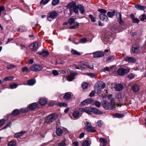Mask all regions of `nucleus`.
I'll return each mask as SVG.
<instances>
[{
	"instance_id": "nucleus-4",
	"label": "nucleus",
	"mask_w": 146,
	"mask_h": 146,
	"mask_svg": "<svg viewBox=\"0 0 146 146\" xmlns=\"http://www.w3.org/2000/svg\"><path fill=\"white\" fill-rule=\"evenodd\" d=\"M48 15L47 19L49 21H52L53 19L56 18L58 16V14L55 11L50 12L48 13Z\"/></svg>"
},
{
	"instance_id": "nucleus-18",
	"label": "nucleus",
	"mask_w": 146,
	"mask_h": 146,
	"mask_svg": "<svg viewBox=\"0 0 146 146\" xmlns=\"http://www.w3.org/2000/svg\"><path fill=\"white\" fill-rule=\"evenodd\" d=\"M99 16L100 19L102 20L106 21L108 20V17L106 14H100Z\"/></svg>"
},
{
	"instance_id": "nucleus-8",
	"label": "nucleus",
	"mask_w": 146,
	"mask_h": 146,
	"mask_svg": "<svg viewBox=\"0 0 146 146\" xmlns=\"http://www.w3.org/2000/svg\"><path fill=\"white\" fill-rule=\"evenodd\" d=\"M93 54V57L94 58H100L104 56V53L101 51H98L92 53Z\"/></svg>"
},
{
	"instance_id": "nucleus-11",
	"label": "nucleus",
	"mask_w": 146,
	"mask_h": 146,
	"mask_svg": "<svg viewBox=\"0 0 146 146\" xmlns=\"http://www.w3.org/2000/svg\"><path fill=\"white\" fill-rule=\"evenodd\" d=\"M123 60L131 63H134L136 61V59L131 57H125L124 58Z\"/></svg>"
},
{
	"instance_id": "nucleus-49",
	"label": "nucleus",
	"mask_w": 146,
	"mask_h": 146,
	"mask_svg": "<svg viewBox=\"0 0 146 146\" xmlns=\"http://www.w3.org/2000/svg\"><path fill=\"white\" fill-rule=\"evenodd\" d=\"M87 41V39L86 38H83L80 40V42L82 43H85Z\"/></svg>"
},
{
	"instance_id": "nucleus-46",
	"label": "nucleus",
	"mask_w": 146,
	"mask_h": 146,
	"mask_svg": "<svg viewBox=\"0 0 146 146\" xmlns=\"http://www.w3.org/2000/svg\"><path fill=\"white\" fill-rule=\"evenodd\" d=\"M71 52L72 53L75 55H80V52L74 49H73L71 50Z\"/></svg>"
},
{
	"instance_id": "nucleus-1",
	"label": "nucleus",
	"mask_w": 146,
	"mask_h": 146,
	"mask_svg": "<svg viewBox=\"0 0 146 146\" xmlns=\"http://www.w3.org/2000/svg\"><path fill=\"white\" fill-rule=\"evenodd\" d=\"M102 105L106 110H111L114 108L115 103L113 99L110 100V102L104 100L102 102Z\"/></svg>"
},
{
	"instance_id": "nucleus-32",
	"label": "nucleus",
	"mask_w": 146,
	"mask_h": 146,
	"mask_svg": "<svg viewBox=\"0 0 146 146\" xmlns=\"http://www.w3.org/2000/svg\"><path fill=\"white\" fill-rule=\"evenodd\" d=\"M75 25L69 28V29H76L78 28L79 27V23L77 22L74 23Z\"/></svg>"
},
{
	"instance_id": "nucleus-51",
	"label": "nucleus",
	"mask_w": 146,
	"mask_h": 146,
	"mask_svg": "<svg viewBox=\"0 0 146 146\" xmlns=\"http://www.w3.org/2000/svg\"><path fill=\"white\" fill-rule=\"evenodd\" d=\"M132 21L133 23H138L140 22L139 20L136 18H134L133 19H132Z\"/></svg>"
},
{
	"instance_id": "nucleus-16",
	"label": "nucleus",
	"mask_w": 146,
	"mask_h": 146,
	"mask_svg": "<svg viewBox=\"0 0 146 146\" xmlns=\"http://www.w3.org/2000/svg\"><path fill=\"white\" fill-rule=\"evenodd\" d=\"M114 88L116 91H121L123 89V86L122 84H118L115 86Z\"/></svg>"
},
{
	"instance_id": "nucleus-25",
	"label": "nucleus",
	"mask_w": 146,
	"mask_h": 146,
	"mask_svg": "<svg viewBox=\"0 0 146 146\" xmlns=\"http://www.w3.org/2000/svg\"><path fill=\"white\" fill-rule=\"evenodd\" d=\"M47 103V101L45 98H40L39 100V103L42 106L45 105Z\"/></svg>"
},
{
	"instance_id": "nucleus-17",
	"label": "nucleus",
	"mask_w": 146,
	"mask_h": 146,
	"mask_svg": "<svg viewBox=\"0 0 146 146\" xmlns=\"http://www.w3.org/2000/svg\"><path fill=\"white\" fill-rule=\"evenodd\" d=\"M37 104L36 103H34L29 106V109L31 110H35L37 108Z\"/></svg>"
},
{
	"instance_id": "nucleus-30",
	"label": "nucleus",
	"mask_w": 146,
	"mask_h": 146,
	"mask_svg": "<svg viewBox=\"0 0 146 146\" xmlns=\"http://www.w3.org/2000/svg\"><path fill=\"white\" fill-rule=\"evenodd\" d=\"M62 133L63 131L61 128H58L56 130V134L57 135H61L62 134Z\"/></svg>"
},
{
	"instance_id": "nucleus-26",
	"label": "nucleus",
	"mask_w": 146,
	"mask_h": 146,
	"mask_svg": "<svg viewBox=\"0 0 146 146\" xmlns=\"http://www.w3.org/2000/svg\"><path fill=\"white\" fill-rule=\"evenodd\" d=\"M79 9L82 14L84 13L85 12L84 7L82 5L79 4Z\"/></svg>"
},
{
	"instance_id": "nucleus-14",
	"label": "nucleus",
	"mask_w": 146,
	"mask_h": 146,
	"mask_svg": "<svg viewBox=\"0 0 146 146\" xmlns=\"http://www.w3.org/2000/svg\"><path fill=\"white\" fill-rule=\"evenodd\" d=\"M76 5V3L74 1L70 2L67 5L66 7L67 9H72L71 8H74Z\"/></svg>"
},
{
	"instance_id": "nucleus-2",
	"label": "nucleus",
	"mask_w": 146,
	"mask_h": 146,
	"mask_svg": "<svg viewBox=\"0 0 146 146\" xmlns=\"http://www.w3.org/2000/svg\"><path fill=\"white\" fill-rule=\"evenodd\" d=\"M85 127H84L85 130L89 132H93L96 131V129L92 127L90 123L88 121H86L85 123Z\"/></svg>"
},
{
	"instance_id": "nucleus-63",
	"label": "nucleus",
	"mask_w": 146,
	"mask_h": 146,
	"mask_svg": "<svg viewBox=\"0 0 146 146\" xmlns=\"http://www.w3.org/2000/svg\"><path fill=\"white\" fill-rule=\"evenodd\" d=\"M21 111L23 112H27L28 111V109L27 108H22Z\"/></svg>"
},
{
	"instance_id": "nucleus-48",
	"label": "nucleus",
	"mask_w": 146,
	"mask_h": 146,
	"mask_svg": "<svg viewBox=\"0 0 146 146\" xmlns=\"http://www.w3.org/2000/svg\"><path fill=\"white\" fill-rule=\"evenodd\" d=\"M116 16L117 18V19L118 21V20H121V19H122L121 14L119 12L116 13Z\"/></svg>"
},
{
	"instance_id": "nucleus-37",
	"label": "nucleus",
	"mask_w": 146,
	"mask_h": 146,
	"mask_svg": "<svg viewBox=\"0 0 146 146\" xmlns=\"http://www.w3.org/2000/svg\"><path fill=\"white\" fill-rule=\"evenodd\" d=\"M91 144V142L88 141H85L83 142L82 143V146H89Z\"/></svg>"
},
{
	"instance_id": "nucleus-15",
	"label": "nucleus",
	"mask_w": 146,
	"mask_h": 146,
	"mask_svg": "<svg viewBox=\"0 0 146 146\" xmlns=\"http://www.w3.org/2000/svg\"><path fill=\"white\" fill-rule=\"evenodd\" d=\"M131 87L132 90L135 92H138L140 90L139 86L137 84L133 85Z\"/></svg>"
},
{
	"instance_id": "nucleus-53",
	"label": "nucleus",
	"mask_w": 146,
	"mask_h": 146,
	"mask_svg": "<svg viewBox=\"0 0 146 146\" xmlns=\"http://www.w3.org/2000/svg\"><path fill=\"white\" fill-rule=\"evenodd\" d=\"M16 144V143L15 142L11 141L8 143V145L9 146H15Z\"/></svg>"
},
{
	"instance_id": "nucleus-62",
	"label": "nucleus",
	"mask_w": 146,
	"mask_h": 146,
	"mask_svg": "<svg viewBox=\"0 0 146 146\" xmlns=\"http://www.w3.org/2000/svg\"><path fill=\"white\" fill-rule=\"evenodd\" d=\"M25 27H21L20 28H19L18 31L21 32H23L25 31V30L24 29H25Z\"/></svg>"
},
{
	"instance_id": "nucleus-35",
	"label": "nucleus",
	"mask_w": 146,
	"mask_h": 146,
	"mask_svg": "<svg viewBox=\"0 0 146 146\" xmlns=\"http://www.w3.org/2000/svg\"><path fill=\"white\" fill-rule=\"evenodd\" d=\"M56 105L60 107L64 106L66 107L68 106L67 103L65 102L62 103H56Z\"/></svg>"
},
{
	"instance_id": "nucleus-57",
	"label": "nucleus",
	"mask_w": 146,
	"mask_h": 146,
	"mask_svg": "<svg viewBox=\"0 0 146 146\" xmlns=\"http://www.w3.org/2000/svg\"><path fill=\"white\" fill-rule=\"evenodd\" d=\"M86 105H88V104L87 103V102H86V100H84V101H83V102H82L80 104V106H86Z\"/></svg>"
},
{
	"instance_id": "nucleus-13",
	"label": "nucleus",
	"mask_w": 146,
	"mask_h": 146,
	"mask_svg": "<svg viewBox=\"0 0 146 146\" xmlns=\"http://www.w3.org/2000/svg\"><path fill=\"white\" fill-rule=\"evenodd\" d=\"M90 110H91L92 112L96 114H102L103 113L102 111L98 110L97 108L94 107L91 108Z\"/></svg>"
},
{
	"instance_id": "nucleus-45",
	"label": "nucleus",
	"mask_w": 146,
	"mask_h": 146,
	"mask_svg": "<svg viewBox=\"0 0 146 146\" xmlns=\"http://www.w3.org/2000/svg\"><path fill=\"white\" fill-rule=\"evenodd\" d=\"M88 84L86 82H84L82 84V87L83 89H86L88 88Z\"/></svg>"
},
{
	"instance_id": "nucleus-38",
	"label": "nucleus",
	"mask_w": 146,
	"mask_h": 146,
	"mask_svg": "<svg viewBox=\"0 0 146 146\" xmlns=\"http://www.w3.org/2000/svg\"><path fill=\"white\" fill-rule=\"evenodd\" d=\"M79 4L78 5H76L73 8V11L75 13L77 14L78 13V9H79Z\"/></svg>"
},
{
	"instance_id": "nucleus-29",
	"label": "nucleus",
	"mask_w": 146,
	"mask_h": 146,
	"mask_svg": "<svg viewBox=\"0 0 146 146\" xmlns=\"http://www.w3.org/2000/svg\"><path fill=\"white\" fill-rule=\"evenodd\" d=\"M100 142L103 143V145L105 146L107 144V140L104 138H100Z\"/></svg>"
},
{
	"instance_id": "nucleus-28",
	"label": "nucleus",
	"mask_w": 146,
	"mask_h": 146,
	"mask_svg": "<svg viewBox=\"0 0 146 146\" xmlns=\"http://www.w3.org/2000/svg\"><path fill=\"white\" fill-rule=\"evenodd\" d=\"M73 66L77 69L81 70H85L86 69L85 67L81 66H76V64H73Z\"/></svg>"
},
{
	"instance_id": "nucleus-10",
	"label": "nucleus",
	"mask_w": 146,
	"mask_h": 146,
	"mask_svg": "<svg viewBox=\"0 0 146 146\" xmlns=\"http://www.w3.org/2000/svg\"><path fill=\"white\" fill-rule=\"evenodd\" d=\"M38 44L37 42H35L30 44V48L33 51H37L38 48Z\"/></svg>"
},
{
	"instance_id": "nucleus-24",
	"label": "nucleus",
	"mask_w": 146,
	"mask_h": 146,
	"mask_svg": "<svg viewBox=\"0 0 146 146\" xmlns=\"http://www.w3.org/2000/svg\"><path fill=\"white\" fill-rule=\"evenodd\" d=\"M116 11L115 10H113L112 12L110 11L108 12L107 13V16L109 17L112 18L114 15Z\"/></svg>"
},
{
	"instance_id": "nucleus-36",
	"label": "nucleus",
	"mask_w": 146,
	"mask_h": 146,
	"mask_svg": "<svg viewBox=\"0 0 146 146\" xmlns=\"http://www.w3.org/2000/svg\"><path fill=\"white\" fill-rule=\"evenodd\" d=\"M139 45H137L136 47H133L132 50L133 52L135 53L137 52L139 50Z\"/></svg>"
},
{
	"instance_id": "nucleus-50",
	"label": "nucleus",
	"mask_w": 146,
	"mask_h": 146,
	"mask_svg": "<svg viewBox=\"0 0 146 146\" xmlns=\"http://www.w3.org/2000/svg\"><path fill=\"white\" fill-rule=\"evenodd\" d=\"M50 1V0H41L40 2L41 4H43L44 5H45L47 4Z\"/></svg>"
},
{
	"instance_id": "nucleus-9",
	"label": "nucleus",
	"mask_w": 146,
	"mask_h": 146,
	"mask_svg": "<svg viewBox=\"0 0 146 146\" xmlns=\"http://www.w3.org/2000/svg\"><path fill=\"white\" fill-rule=\"evenodd\" d=\"M70 74L67 78V80L68 81H71L74 78V77L78 74L76 72H74L73 71L71 70L70 72Z\"/></svg>"
},
{
	"instance_id": "nucleus-39",
	"label": "nucleus",
	"mask_w": 146,
	"mask_h": 146,
	"mask_svg": "<svg viewBox=\"0 0 146 146\" xmlns=\"http://www.w3.org/2000/svg\"><path fill=\"white\" fill-rule=\"evenodd\" d=\"M124 115L123 114L116 113L114 115V117L116 118H120L123 117Z\"/></svg>"
},
{
	"instance_id": "nucleus-12",
	"label": "nucleus",
	"mask_w": 146,
	"mask_h": 146,
	"mask_svg": "<svg viewBox=\"0 0 146 146\" xmlns=\"http://www.w3.org/2000/svg\"><path fill=\"white\" fill-rule=\"evenodd\" d=\"M72 116L73 117H72L71 118L74 119H78L81 116L80 112L78 111H74L72 114Z\"/></svg>"
},
{
	"instance_id": "nucleus-40",
	"label": "nucleus",
	"mask_w": 146,
	"mask_h": 146,
	"mask_svg": "<svg viewBox=\"0 0 146 146\" xmlns=\"http://www.w3.org/2000/svg\"><path fill=\"white\" fill-rule=\"evenodd\" d=\"M19 110L18 109H15L13 111L12 113V114L14 115H16L19 114Z\"/></svg>"
},
{
	"instance_id": "nucleus-27",
	"label": "nucleus",
	"mask_w": 146,
	"mask_h": 146,
	"mask_svg": "<svg viewBox=\"0 0 146 146\" xmlns=\"http://www.w3.org/2000/svg\"><path fill=\"white\" fill-rule=\"evenodd\" d=\"M66 140L65 138H64L58 144V146H66V144L65 143Z\"/></svg>"
},
{
	"instance_id": "nucleus-20",
	"label": "nucleus",
	"mask_w": 146,
	"mask_h": 146,
	"mask_svg": "<svg viewBox=\"0 0 146 146\" xmlns=\"http://www.w3.org/2000/svg\"><path fill=\"white\" fill-rule=\"evenodd\" d=\"M71 96V93L69 92L65 93L63 97L64 99L68 100L70 99Z\"/></svg>"
},
{
	"instance_id": "nucleus-58",
	"label": "nucleus",
	"mask_w": 146,
	"mask_h": 146,
	"mask_svg": "<svg viewBox=\"0 0 146 146\" xmlns=\"http://www.w3.org/2000/svg\"><path fill=\"white\" fill-rule=\"evenodd\" d=\"M16 67L13 64H10L9 65L7 66V68L8 69H11L13 68H15Z\"/></svg>"
},
{
	"instance_id": "nucleus-64",
	"label": "nucleus",
	"mask_w": 146,
	"mask_h": 146,
	"mask_svg": "<svg viewBox=\"0 0 146 146\" xmlns=\"http://www.w3.org/2000/svg\"><path fill=\"white\" fill-rule=\"evenodd\" d=\"M122 97L121 94H118L117 95L116 97L117 99L118 100H121Z\"/></svg>"
},
{
	"instance_id": "nucleus-43",
	"label": "nucleus",
	"mask_w": 146,
	"mask_h": 146,
	"mask_svg": "<svg viewBox=\"0 0 146 146\" xmlns=\"http://www.w3.org/2000/svg\"><path fill=\"white\" fill-rule=\"evenodd\" d=\"M103 124V121L101 120H98L97 122V125L100 127H102Z\"/></svg>"
},
{
	"instance_id": "nucleus-54",
	"label": "nucleus",
	"mask_w": 146,
	"mask_h": 146,
	"mask_svg": "<svg viewBox=\"0 0 146 146\" xmlns=\"http://www.w3.org/2000/svg\"><path fill=\"white\" fill-rule=\"evenodd\" d=\"M114 59V58L113 56H110L108 57V59L106 60L107 63H109L110 62L113 61Z\"/></svg>"
},
{
	"instance_id": "nucleus-60",
	"label": "nucleus",
	"mask_w": 146,
	"mask_h": 146,
	"mask_svg": "<svg viewBox=\"0 0 146 146\" xmlns=\"http://www.w3.org/2000/svg\"><path fill=\"white\" fill-rule=\"evenodd\" d=\"M94 104L95 106L98 108L100 107L101 106V104L99 102L96 101L94 102Z\"/></svg>"
},
{
	"instance_id": "nucleus-61",
	"label": "nucleus",
	"mask_w": 146,
	"mask_h": 146,
	"mask_svg": "<svg viewBox=\"0 0 146 146\" xmlns=\"http://www.w3.org/2000/svg\"><path fill=\"white\" fill-rule=\"evenodd\" d=\"M22 71L23 72H28L29 71V69L27 67H25L22 68Z\"/></svg>"
},
{
	"instance_id": "nucleus-55",
	"label": "nucleus",
	"mask_w": 146,
	"mask_h": 146,
	"mask_svg": "<svg viewBox=\"0 0 146 146\" xmlns=\"http://www.w3.org/2000/svg\"><path fill=\"white\" fill-rule=\"evenodd\" d=\"M59 3V0H53L52 2V5L55 6Z\"/></svg>"
},
{
	"instance_id": "nucleus-19",
	"label": "nucleus",
	"mask_w": 146,
	"mask_h": 146,
	"mask_svg": "<svg viewBox=\"0 0 146 146\" xmlns=\"http://www.w3.org/2000/svg\"><path fill=\"white\" fill-rule=\"evenodd\" d=\"M37 53L39 55H42L43 56L46 57L49 54L48 51L43 50L42 52L39 51Z\"/></svg>"
},
{
	"instance_id": "nucleus-7",
	"label": "nucleus",
	"mask_w": 146,
	"mask_h": 146,
	"mask_svg": "<svg viewBox=\"0 0 146 146\" xmlns=\"http://www.w3.org/2000/svg\"><path fill=\"white\" fill-rule=\"evenodd\" d=\"M110 34V33L108 32L105 35L104 38L103 40V42L105 44H106L107 43L109 42L111 40V37Z\"/></svg>"
},
{
	"instance_id": "nucleus-56",
	"label": "nucleus",
	"mask_w": 146,
	"mask_h": 146,
	"mask_svg": "<svg viewBox=\"0 0 146 146\" xmlns=\"http://www.w3.org/2000/svg\"><path fill=\"white\" fill-rule=\"evenodd\" d=\"M135 75L131 73L128 75V78L130 79H132L134 78Z\"/></svg>"
},
{
	"instance_id": "nucleus-5",
	"label": "nucleus",
	"mask_w": 146,
	"mask_h": 146,
	"mask_svg": "<svg viewBox=\"0 0 146 146\" xmlns=\"http://www.w3.org/2000/svg\"><path fill=\"white\" fill-rule=\"evenodd\" d=\"M57 118V116L55 114H50L46 118L45 121L46 123L52 122Z\"/></svg>"
},
{
	"instance_id": "nucleus-3",
	"label": "nucleus",
	"mask_w": 146,
	"mask_h": 146,
	"mask_svg": "<svg viewBox=\"0 0 146 146\" xmlns=\"http://www.w3.org/2000/svg\"><path fill=\"white\" fill-rule=\"evenodd\" d=\"M130 69L128 68H120L117 70V74L119 75L123 76L129 72Z\"/></svg>"
},
{
	"instance_id": "nucleus-31",
	"label": "nucleus",
	"mask_w": 146,
	"mask_h": 146,
	"mask_svg": "<svg viewBox=\"0 0 146 146\" xmlns=\"http://www.w3.org/2000/svg\"><path fill=\"white\" fill-rule=\"evenodd\" d=\"M97 84L98 86L99 87H101L103 88H105L106 87V84L104 83L102 81H99L97 82Z\"/></svg>"
},
{
	"instance_id": "nucleus-41",
	"label": "nucleus",
	"mask_w": 146,
	"mask_h": 146,
	"mask_svg": "<svg viewBox=\"0 0 146 146\" xmlns=\"http://www.w3.org/2000/svg\"><path fill=\"white\" fill-rule=\"evenodd\" d=\"M88 105L89 104H92L93 103V100L92 98H90L86 100Z\"/></svg>"
},
{
	"instance_id": "nucleus-34",
	"label": "nucleus",
	"mask_w": 146,
	"mask_h": 146,
	"mask_svg": "<svg viewBox=\"0 0 146 146\" xmlns=\"http://www.w3.org/2000/svg\"><path fill=\"white\" fill-rule=\"evenodd\" d=\"M68 23L70 24V25H72L75 21V19L71 17L69 18L68 20Z\"/></svg>"
},
{
	"instance_id": "nucleus-33",
	"label": "nucleus",
	"mask_w": 146,
	"mask_h": 146,
	"mask_svg": "<svg viewBox=\"0 0 146 146\" xmlns=\"http://www.w3.org/2000/svg\"><path fill=\"white\" fill-rule=\"evenodd\" d=\"M104 88H103L101 87H99V86H97V87H96L95 88V89L96 91L97 90V94H100L101 93L102 90Z\"/></svg>"
},
{
	"instance_id": "nucleus-47",
	"label": "nucleus",
	"mask_w": 146,
	"mask_h": 146,
	"mask_svg": "<svg viewBox=\"0 0 146 146\" xmlns=\"http://www.w3.org/2000/svg\"><path fill=\"white\" fill-rule=\"evenodd\" d=\"M14 78L13 76H8L4 78V80L5 81L12 80Z\"/></svg>"
},
{
	"instance_id": "nucleus-59",
	"label": "nucleus",
	"mask_w": 146,
	"mask_h": 146,
	"mask_svg": "<svg viewBox=\"0 0 146 146\" xmlns=\"http://www.w3.org/2000/svg\"><path fill=\"white\" fill-rule=\"evenodd\" d=\"M145 19H146V15L143 14L141 15V18L140 19V20L141 21H143Z\"/></svg>"
},
{
	"instance_id": "nucleus-44",
	"label": "nucleus",
	"mask_w": 146,
	"mask_h": 146,
	"mask_svg": "<svg viewBox=\"0 0 146 146\" xmlns=\"http://www.w3.org/2000/svg\"><path fill=\"white\" fill-rule=\"evenodd\" d=\"M98 11L101 13V14H105L107 12V11L106 10L102 9H99L98 10Z\"/></svg>"
},
{
	"instance_id": "nucleus-6",
	"label": "nucleus",
	"mask_w": 146,
	"mask_h": 146,
	"mask_svg": "<svg viewBox=\"0 0 146 146\" xmlns=\"http://www.w3.org/2000/svg\"><path fill=\"white\" fill-rule=\"evenodd\" d=\"M42 68V66L41 64H33L31 67V71L36 72L41 70Z\"/></svg>"
},
{
	"instance_id": "nucleus-23",
	"label": "nucleus",
	"mask_w": 146,
	"mask_h": 146,
	"mask_svg": "<svg viewBox=\"0 0 146 146\" xmlns=\"http://www.w3.org/2000/svg\"><path fill=\"white\" fill-rule=\"evenodd\" d=\"M135 7L138 10L143 11L145 7V6H141V5L137 4L135 5Z\"/></svg>"
},
{
	"instance_id": "nucleus-42",
	"label": "nucleus",
	"mask_w": 146,
	"mask_h": 146,
	"mask_svg": "<svg viewBox=\"0 0 146 146\" xmlns=\"http://www.w3.org/2000/svg\"><path fill=\"white\" fill-rule=\"evenodd\" d=\"M89 17L90 18L91 21L93 22H95L96 21V18L93 16L92 15H90Z\"/></svg>"
},
{
	"instance_id": "nucleus-22",
	"label": "nucleus",
	"mask_w": 146,
	"mask_h": 146,
	"mask_svg": "<svg viewBox=\"0 0 146 146\" xmlns=\"http://www.w3.org/2000/svg\"><path fill=\"white\" fill-rule=\"evenodd\" d=\"M36 82V80L35 79L29 80L27 81V84L29 86H33Z\"/></svg>"
},
{
	"instance_id": "nucleus-21",
	"label": "nucleus",
	"mask_w": 146,
	"mask_h": 146,
	"mask_svg": "<svg viewBox=\"0 0 146 146\" xmlns=\"http://www.w3.org/2000/svg\"><path fill=\"white\" fill-rule=\"evenodd\" d=\"M26 132L25 131H22L20 132L16 133L14 135V137L15 138H17L20 137Z\"/></svg>"
},
{
	"instance_id": "nucleus-52",
	"label": "nucleus",
	"mask_w": 146,
	"mask_h": 146,
	"mask_svg": "<svg viewBox=\"0 0 146 146\" xmlns=\"http://www.w3.org/2000/svg\"><path fill=\"white\" fill-rule=\"evenodd\" d=\"M18 86V85L16 84H10V87L11 89L16 88Z\"/></svg>"
}]
</instances>
